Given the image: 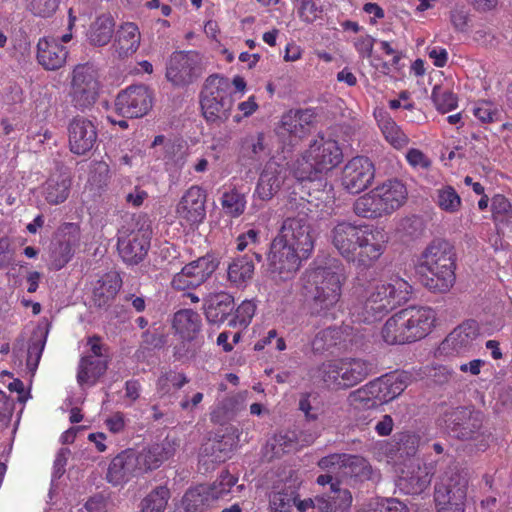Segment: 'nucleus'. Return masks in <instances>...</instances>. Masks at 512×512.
Instances as JSON below:
<instances>
[{
    "mask_svg": "<svg viewBox=\"0 0 512 512\" xmlns=\"http://www.w3.org/2000/svg\"><path fill=\"white\" fill-rule=\"evenodd\" d=\"M329 237L343 259L361 268L376 264L385 254L390 240L382 227L350 221L337 222Z\"/></svg>",
    "mask_w": 512,
    "mask_h": 512,
    "instance_id": "1",
    "label": "nucleus"
},
{
    "mask_svg": "<svg viewBox=\"0 0 512 512\" xmlns=\"http://www.w3.org/2000/svg\"><path fill=\"white\" fill-rule=\"evenodd\" d=\"M412 293L413 287L407 280L391 275L369 286L365 301L352 308V316L358 322L372 323L408 302Z\"/></svg>",
    "mask_w": 512,
    "mask_h": 512,
    "instance_id": "2",
    "label": "nucleus"
},
{
    "mask_svg": "<svg viewBox=\"0 0 512 512\" xmlns=\"http://www.w3.org/2000/svg\"><path fill=\"white\" fill-rule=\"evenodd\" d=\"M343 160L342 149L332 138L318 136L293 165V174L299 181H318L322 185L324 175Z\"/></svg>",
    "mask_w": 512,
    "mask_h": 512,
    "instance_id": "3",
    "label": "nucleus"
},
{
    "mask_svg": "<svg viewBox=\"0 0 512 512\" xmlns=\"http://www.w3.org/2000/svg\"><path fill=\"white\" fill-rule=\"evenodd\" d=\"M446 241H433L422 253L418 272L423 284L435 292H447L455 282V257Z\"/></svg>",
    "mask_w": 512,
    "mask_h": 512,
    "instance_id": "4",
    "label": "nucleus"
},
{
    "mask_svg": "<svg viewBox=\"0 0 512 512\" xmlns=\"http://www.w3.org/2000/svg\"><path fill=\"white\" fill-rule=\"evenodd\" d=\"M407 196L408 191L402 181L389 179L360 196L354 203V212L362 218L379 219L402 207Z\"/></svg>",
    "mask_w": 512,
    "mask_h": 512,
    "instance_id": "5",
    "label": "nucleus"
},
{
    "mask_svg": "<svg viewBox=\"0 0 512 512\" xmlns=\"http://www.w3.org/2000/svg\"><path fill=\"white\" fill-rule=\"evenodd\" d=\"M308 277L309 282L314 286L308 301L310 315L335 319V310L342 295V275L330 267H319Z\"/></svg>",
    "mask_w": 512,
    "mask_h": 512,
    "instance_id": "6",
    "label": "nucleus"
},
{
    "mask_svg": "<svg viewBox=\"0 0 512 512\" xmlns=\"http://www.w3.org/2000/svg\"><path fill=\"white\" fill-rule=\"evenodd\" d=\"M406 380L403 374L386 375L351 392L348 401L355 409L377 407L399 396L407 387Z\"/></svg>",
    "mask_w": 512,
    "mask_h": 512,
    "instance_id": "7",
    "label": "nucleus"
},
{
    "mask_svg": "<svg viewBox=\"0 0 512 512\" xmlns=\"http://www.w3.org/2000/svg\"><path fill=\"white\" fill-rule=\"evenodd\" d=\"M231 82L228 78L211 75L201 92L203 116L210 123L220 124L228 120L233 105Z\"/></svg>",
    "mask_w": 512,
    "mask_h": 512,
    "instance_id": "8",
    "label": "nucleus"
},
{
    "mask_svg": "<svg viewBox=\"0 0 512 512\" xmlns=\"http://www.w3.org/2000/svg\"><path fill=\"white\" fill-rule=\"evenodd\" d=\"M468 474L450 467L435 485L434 501L437 512H465Z\"/></svg>",
    "mask_w": 512,
    "mask_h": 512,
    "instance_id": "9",
    "label": "nucleus"
},
{
    "mask_svg": "<svg viewBox=\"0 0 512 512\" xmlns=\"http://www.w3.org/2000/svg\"><path fill=\"white\" fill-rule=\"evenodd\" d=\"M371 370V364L363 359L344 358L322 363L317 377L328 387L346 389L364 380Z\"/></svg>",
    "mask_w": 512,
    "mask_h": 512,
    "instance_id": "10",
    "label": "nucleus"
},
{
    "mask_svg": "<svg viewBox=\"0 0 512 512\" xmlns=\"http://www.w3.org/2000/svg\"><path fill=\"white\" fill-rule=\"evenodd\" d=\"M238 478L228 471L222 472L212 484H201L188 489L181 499L185 512H205L232 492Z\"/></svg>",
    "mask_w": 512,
    "mask_h": 512,
    "instance_id": "11",
    "label": "nucleus"
},
{
    "mask_svg": "<svg viewBox=\"0 0 512 512\" xmlns=\"http://www.w3.org/2000/svg\"><path fill=\"white\" fill-rule=\"evenodd\" d=\"M100 91V76L94 65L85 63L74 67L69 95L76 109L84 111L91 108L97 102Z\"/></svg>",
    "mask_w": 512,
    "mask_h": 512,
    "instance_id": "12",
    "label": "nucleus"
},
{
    "mask_svg": "<svg viewBox=\"0 0 512 512\" xmlns=\"http://www.w3.org/2000/svg\"><path fill=\"white\" fill-rule=\"evenodd\" d=\"M206 61L197 51L174 52L167 63L166 78L175 86H186L205 71Z\"/></svg>",
    "mask_w": 512,
    "mask_h": 512,
    "instance_id": "13",
    "label": "nucleus"
},
{
    "mask_svg": "<svg viewBox=\"0 0 512 512\" xmlns=\"http://www.w3.org/2000/svg\"><path fill=\"white\" fill-rule=\"evenodd\" d=\"M307 258L283 244L280 239H273L267 253L268 270L274 281H289L295 277L302 260Z\"/></svg>",
    "mask_w": 512,
    "mask_h": 512,
    "instance_id": "14",
    "label": "nucleus"
},
{
    "mask_svg": "<svg viewBox=\"0 0 512 512\" xmlns=\"http://www.w3.org/2000/svg\"><path fill=\"white\" fill-rule=\"evenodd\" d=\"M274 239H280L283 244L309 257L314 249L312 228L305 217L287 218L284 220Z\"/></svg>",
    "mask_w": 512,
    "mask_h": 512,
    "instance_id": "15",
    "label": "nucleus"
},
{
    "mask_svg": "<svg viewBox=\"0 0 512 512\" xmlns=\"http://www.w3.org/2000/svg\"><path fill=\"white\" fill-rule=\"evenodd\" d=\"M433 474L431 464L411 459L403 464L396 486L404 494L420 495L429 488Z\"/></svg>",
    "mask_w": 512,
    "mask_h": 512,
    "instance_id": "16",
    "label": "nucleus"
},
{
    "mask_svg": "<svg viewBox=\"0 0 512 512\" xmlns=\"http://www.w3.org/2000/svg\"><path fill=\"white\" fill-rule=\"evenodd\" d=\"M152 93L144 85H133L121 91L115 100L116 111L128 118L146 115L152 107Z\"/></svg>",
    "mask_w": 512,
    "mask_h": 512,
    "instance_id": "17",
    "label": "nucleus"
},
{
    "mask_svg": "<svg viewBox=\"0 0 512 512\" xmlns=\"http://www.w3.org/2000/svg\"><path fill=\"white\" fill-rule=\"evenodd\" d=\"M375 168L367 157L358 156L349 160L342 170L341 184L352 194L365 190L374 180Z\"/></svg>",
    "mask_w": 512,
    "mask_h": 512,
    "instance_id": "18",
    "label": "nucleus"
},
{
    "mask_svg": "<svg viewBox=\"0 0 512 512\" xmlns=\"http://www.w3.org/2000/svg\"><path fill=\"white\" fill-rule=\"evenodd\" d=\"M206 191L198 185L189 187L176 206L177 217L188 225H198L206 217Z\"/></svg>",
    "mask_w": 512,
    "mask_h": 512,
    "instance_id": "19",
    "label": "nucleus"
},
{
    "mask_svg": "<svg viewBox=\"0 0 512 512\" xmlns=\"http://www.w3.org/2000/svg\"><path fill=\"white\" fill-rule=\"evenodd\" d=\"M217 265L210 256L200 257L186 264L172 279L177 290L193 289L203 284L215 271Z\"/></svg>",
    "mask_w": 512,
    "mask_h": 512,
    "instance_id": "20",
    "label": "nucleus"
},
{
    "mask_svg": "<svg viewBox=\"0 0 512 512\" xmlns=\"http://www.w3.org/2000/svg\"><path fill=\"white\" fill-rule=\"evenodd\" d=\"M311 120L308 110H289L281 117L276 134L284 144L294 145L309 133Z\"/></svg>",
    "mask_w": 512,
    "mask_h": 512,
    "instance_id": "21",
    "label": "nucleus"
},
{
    "mask_svg": "<svg viewBox=\"0 0 512 512\" xmlns=\"http://www.w3.org/2000/svg\"><path fill=\"white\" fill-rule=\"evenodd\" d=\"M479 334V326L476 321L463 322L442 341L439 351L448 356L466 354L474 347Z\"/></svg>",
    "mask_w": 512,
    "mask_h": 512,
    "instance_id": "22",
    "label": "nucleus"
},
{
    "mask_svg": "<svg viewBox=\"0 0 512 512\" xmlns=\"http://www.w3.org/2000/svg\"><path fill=\"white\" fill-rule=\"evenodd\" d=\"M98 132L96 125L85 117H75L68 125V144L75 155H85L96 145Z\"/></svg>",
    "mask_w": 512,
    "mask_h": 512,
    "instance_id": "23",
    "label": "nucleus"
},
{
    "mask_svg": "<svg viewBox=\"0 0 512 512\" xmlns=\"http://www.w3.org/2000/svg\"><path fill=\"white\" fill-rule=\"evenodd\" d=\"M402 313L412 342L429 335L437 320L436 311L427 306H409L402 309Z\"/></svg>",
    "mask_w": 512,
    "mask_h": 512,
    "instance_id": "24",
    "label": "nucleus"
},
{
    "mask_svg": "<svg viewBox=\"0 0 512 512\" xmlns=\"http://www.w3.org/2000/svg\"><path fill=\"white\" fill-rule=\"evenodd\" d=\"M118 251L124 262L138 264L150 248V232L139 229L129 234H121L118 238Z\"/></svg>",
    "mask_w": 512,
    "mask_h": 512,
    "instance_id": "25",
    "label": "nucleus"
},
{
    "mask_svg": "<svg viewBox=\"0 0 512 512\" xmlns=\"http://www.w3.org/2000/svg\"><path fill=\"white\" fill-rule=\"evenodd\" d=\"M286 173L284 164L274 159L269 160L260 174L253 197L261 201L270 200L284 183Z\"/></svg>",
    "mask_w": 512,
    "mask_h": 512,
    "instance_id": "26",
    "label": "nucleus"
},
{
    "mask_svg": "<svg viewBox=\"0 0 512 512\" xmlns=\"http://www.w3.org/2000/svg\"><path fill=\"white\" fill-rule=\"evenodd\" d=\"M445 423L449 432L459 439H472L482 426L478 413L462 407L448 413Z\"/></svg>",
    "mask_w": 512,
    "mask_h": 512,
    "instance_id": "27",
    "label": "nucleus"
},
{
    "mask_svg": "<svg viewBox=\"0 0 512 512\" xmlns=\"http://www.w3.org/2000/svg\"><path fill=\"white\" fill-rule=\"evenodd\" d=\"M71 185L70 172L63 167H58L43 183L41 194L48 204L59 205L68 199Z\"/></svg>",
    "mask_w": 512,
    "mask_h": 512,
    "instance_id": "28",
    "label": "nucleus"
},
{
    "mask_svg": "<svg viewBox=\"0 0 512 512\" xmlns=\"http://www.w3.org/2000/svg\"><path fill=\"white\" fill-rule=\"evenodd\" d=\"M68 51L55 37H44L37 44V61L45 69L55 71L66 63Z\"/></svg>",
    "mask_w": 512,
    "mask_h": 512,
    "instance_id": "29",
    "label": "nucleus"
},
{
    "mask_svg": "<svg viewBox=\"0 0 512 512\" xmlns=\"http://www.w3.org/2000/svg\"><path fill=\"white\" fill-rule=\"evenodd\" d=\"M140 473L136 452L126 450L112 459L108 466L106 480L114 486L126 483L132 476Z\"/></svg>",
    "mask_w": 512,
    "mask_h": 512,
    "instance_id": "30",
    "label": "nucleus"
},
{
    "mask_svg": "<svg viewBox=\"0 0 512 512\" xmlns=\"http://www.w3.org/2000/svg\"><path fill=\"white\" fill-rule=\"evenodd\" d=\"M351 504L350 491L341 489L339 483H331L330 490L316 497V508L319 512H348Z\"/></svg>",
    "mask_w": 512,
    "mask_h": 512,
    "instance_id": "31",
    "label": "nucleus"
},
{
    "mask_svg": "<svg viewBox=\"0 0 512 512\" xmlns=\"http://www.w3.org/2000/svg\"><path fill=\"white\" fill-rule=\"evenodd\" d=\"M172 327L183 341L197 340L201 328L200 315L191 309L180 310L174 314Z\"/></svg>",
    "mask_w": 512,
    "mask_h": 512,
    "instance_id": "32",
    "label": "nucleus"
},
{
    "mask_svg": "<svg viewBox=\"0 0 512 512\" xmlns=\"http://www.w3.org/2000/svg\"><path fill=\"white\" fill-rule=\"evenodd\" d=\"M174 454L170 443L155 444L136 453L139 472L156 469Z\"/></svg>",
    "mask_w": 512,
    "mask_h": 512,
    "instance_id": "33",
    "label": "nucleus"
},
{
    "mask_svg": "<svg viewBox=\"0 0 512 512\" xmlns=\"http://www.w3.org/2000/svg\"><path fill=\"white\" fill-rule=\"evenodd\" d=\"M402 310L391 315L381 329L383 341L389 345L412 343Z\"/></svg>",
    "mask_w": 512,
    "mask_h": 512,
    "instance_id": "34",
    "label": "nucleus"
},
{
    "mask_svg": "<svg viewBox=\"0 0 512 512\" xmlns=\"http://www.w3.org/2000/svg\"><path fill=\"white\" fill-rule=\"evenodd\" d=\"M108 367L106 358H81L77 371V382L81 387H91L104 375Z\"/></svg>",
    "mask_w": 512,
    "mask_h": 512,
    "instance_id": "35",
    "label": "nucleus"
},
{
    "mask_svg": "<svg viewBox=\"0 0 512 512\" xmlns=\"http://www.w3.org/2000/svg\"><path fill=\"white\" fill-rule=\"evenodd\" d=\"M255 264L249 254L236 257L228 265L227 276L229 282L237 287H244L252 279Z\"/></svg>",
    "mask_w": 512,
    "mask_h": 512,
    "instance_id": "36",
    "label": "nucleus"
},
{
    "mask_svg": "<svg viewBox=\"0 0 512 512\" xmlns=\"http://www.w3.org/2000/svg\"><path fill=\"white\" fill-rule=\"evenodd\" d=\"M140 32L138 27L131 22L121 26L117 33L114 48L119 57H128L134 54L140 45Z\"/></svg>",
    "mask_w": 512,
    "mask_h": 512,
    "instance_id": "37",
    "label": "nucleus"
},
{
    "mask_svg": "<svg viewBox=\"0 0 512 512\" xmlns=\"http://www.w3.org/2000/svg\"><path fill=\"white\" fill-rule=\"evenodd\" d=\"M233 297L226 292L210 294L206 308V316L210 322H223L233 310Z\"/></svg>",
    "mask_w": 512,
    "mask_h": 512,
    "instance_id": "38",
    "label": "nucleus"
},
{
    "mask_svg": "<svg viewBox=\"0 0 512 512\" xmlns=\"http://www.w3.org/2000/svg\"><path fill=\"white\" fill-rule=\"evenodd\" d=\"M151 148L155 150L157 158H162L166 164L175 163L178 166L184 164V157L179 143L164 135H158L154 138Z\"/></svg>",
    "mask_w": 512,
    "mask_h": 512,
    "instance_id": "39",
    "label": "nucleus"
},
{
    "mask_svg": "<svg viewBox=\"0 0 512 512\" xmlns=\"http://www.w3.org/2000/svg\"><path fill=\"white\" fill-rule=\"evenodd\" d=\"M376 119L386 141L395 149H403L408 145L409 137L386 112H379Z\"/></svg>",
    "mask_w": 512,
    "mask_h": 512,
    "instance_id": "40",
    "label": "nucleus"
},
{
    "mask_svg": "<svg viewBox=\"0 0 512 512\" xmlns=\"http://www.w3.org/2000/svg\"><path fill=\"white\" fill-rule=\"evenodd\" d=\"M48 331L38 327L34 330L27 351L26 366L31 374H34L39 365L43 350L46 345Z\"/></svg>",
    "mask_w": 512,
    "mask_h": 512,
    "instance_id": "41",
    "label": "nucleus"
},
{
    "mask_svg": "<svg viewBox=\"0 0 512 512\" xmlns=\"http://www.w3.org/2000/svg\"><path fill=\"white\" fill-rule=\"evenodd\" d=\"M113 33V19L108 15H102L91 25L89 40L93 45L104 46L110 42Z\"/></svg>",
    "mask_w": 512,
    "mask_h": 512,
    "instance_id": "42",
    "label": "nucleus"
},
{
    "mask_svg": "<svg viewBox=\"0 0 512 512\" xmlns=\"http://www.w3.org/2000/svg\"><path fill=\"white\" fill-rule=\"evenodd\" d=\"M170 497V491L166 486H158L141 500L140 512H164Z\"/></svg>",
    "mask_w": 512,
    "mask_h": 512,
    "instance_id": "43",
    "label": "nucleus"
},
{
    "mask_svg": "<svg viewBox=\"0 0 512 512\" xmlns=\"http://www.w3.org/2000/svg\"><path fill=\"white\" fill-rule=\"evenodd\" d=\"M342 475L357 477L361 480L370 479L372 467L362 456L344 454Z\"/></svg>",
    "mask_w": 512,
    "mask_h": 512,
    "instance_id": "44",
    "label": "nucleus"
},
{
    "mask_svg": "<svg viewBox=\"0 0 512 512\" xmlns=\"http://www.w3.org/2000/svg\"><path fill=\"white\" fill-rule=\"evenodd\" d=\"M220 202L224 213L233 218L241 216L247 204L245 194L236 188L223 192Z\"/></svg>",
    "mask_w": 512,
    "mask_h": 512,
    "instance_id": "45",
    "label": "nucleus"
},
{
    "mask_svg": "<svg viewBox=\"0 0 512 512\" xmlns=\"http://www.w3.org/2000/svg\"><path fill=\"white\" fill-rule=\"evenodd\" d=\"M435 203L442 211L449 214L457 213L462 206L460 195L450 185L442 186L436 190Z\"/></svg>",
    "mask_w": 512,
    "mask_h": 512,
    "instance_id": "46",
    "label": "nucleus"
},
{
    "mask_svg": "<svg viewBox=\"0 0 512 512\" xmlns=\"http://www.w3.org/2000/svg\"><path fill=\"white\" fill-rule=\"evenodd\" d=\"M120 289V280L116 274H108L99 285L94 288V301L98 306L105 305L110 299L114 298Z\"/></svg>",
    "mask_w": 512,
    "mask_h": 512,
    "instance_id": "47",
    "label": "nucleus"
},
{
    "mask_svg": "<svg viewBox=\"0 0 512 512\" xmlns=\"http://www.w3.org/2000/svg\"><path fill=\"white\" fill-rule=\"evenodd\" d=\"M271 450L270 458L281 457L284 454L296 451L298 443L294 433L276 434L266 445V450Z\"/></svg>",
    "mask_w": 512,
    "mask_h": 512,
    "instance_id": "48",
    "label": "nucleus"
},
{
    "mask_svg": "<svg viewBox=\"0 0 512 512\" xmlns=\"http://www.w3.org/2000/svg\"><path fill=\"white\" fill-rule=\"evenodd\" d=\"M342 337L339 327H327L319 331L312 340V349L314 352L322 353L336 346Z\"/></svg>",
    "mask_w": 512,
    "mask_h": 512,
    "instance_id": "49",
    "label": "nucleus"
},
{
    "mask_svg": "<svg viewBox=\"0 0 512 512\" xmlns=\"http://www.w3.org/2000/svg\"><path fill=\"white\" fill-rule=\"evenodd\" d=\"M431 98L437 110L442 113H447L457 107L456 95L442 85L434 86Z\"/></svg>",
    "mask_w": 512,
    "mask_h": 512,
    "instance_id": "50",
    "label": "nucleus"
},
{
    "mask_svg": "<svg viewBox=\"0 0 512 512\" xmlns=\"http://www.w3.org/2000/svg\"><path fill=\"white\" fill-rule=\"evenodd\" d=\"M473 115L482 123L497 122L501 118V109L490 101H480L474 105Z\"/></svg>",
    "mask_w": 512,
    "mask_h": 512,
    "instance_id": "51",
    "label": "nucleus"
},
{
    "mask_svg": "<svg viewBox=\"0 0 512 512\" xmlns=\"http://www.w3.org/2000/svg\"><path fill=\"white\" fill-rule=\"evenodd\" d=\"M294 499L295 491L293 490L272 492L269 496L270 512H291Z\"/></svg>",
    "mask_w": 512,
    "mask_h": 512,
    "instance_id": "52",
    "label": "nucleus"
},
{
    "mask_svg": "<svg viewBox=\"0 0 512 512\" xmlns=\"http://www.w3.org/2000/svg\"><path fill=\"white\" fill-rule=\"evenodd\" d=\"M236 244L238 251L249 249V251L252 252V257L254 256L257 262L262 261V254L256 251V246L259 244V232L257 230L250 229L239 235L236 239Z\"/></svg>",
    "mask_w": 512,
    "mask_h": 512,
    "instance_id": "53",
    "label": "nucleus"
},
{
    "mask_svg": "<svg viewBox=\"0 0 512 512\" xmlns=\"http://www.w3.org/2000/svg\"><path fill=\"white\" fill-rule=\"evenodd\" d=\"M60 0H25L26 8L35 16L49 17L55 13Z\"/></svg>",
    "mask_w": 512,
    "mask_h": 512,
    "instance_id": "54",
    "label": "nucleus"
},
{
    "mask_svg": "<svg viewBox=\"0 0 512 512\" xmlns=\"http://www.w3.org/2000/svg\"><path fill=\"white\" fill-rule=\"evenodd\" d=\"M256 311V304L253 301L245 300L236 309L234 324L246 327L251 322Z\"/></svg>",
    "mask_w": 512,
    "mask_h": 512,
    "instance_id": "55",
    "label": "nucleus"
},
{
    "mask_svg": "<svg viewBox=\"0 0 512 512\" xmlns=\"http://www.w3.org/2000/svg\"><path fill=\"white\" fill-rule=\"evenodd\" d=\"M14 411V399L0 390V429L6 428L11 420Z\"/></svg>",
    "mask_w": 512,
    "mask_h": 512,
    "instance_id": "56",
    "label": "nucleus"
},
{
    "mask_svg": "<svg viewBox=\"0 0 512 512\" xmlns=\"http://www.w3.org/2000/svg\"><path fill=\"white\" fill-rule=\"evenodd\" d=\"M343 461L344 454H331L320 459L318 465L321 469L327 470L329 473L342 475Z\"/></svg>",
    "mask_w": 512,
    "mask_h": 512,
    "instance_id": "57",
    "label": "nucleus"
},
{
    "mask_svg": "<svg viewBox=\"0 0 512 512\" xmlns=\"http://www.w3.org/2000/svg\"><path fill=\"white\" fill-rule=\"evenodd\" d=\"M242 148L248 151L251 156H257L264 151V136L259 133L256 135L246 136L242 140Z\"/></svg>",
    "mask_w": 512,
    "mask_h": 512,
    "instance_id": "58",
    "label": "nucleus"
},
{
    "mask_svg": "<svg viewBox=\"0 0 512 512\" xmlns=\"http://www.w3.org/2000/svg\"><path fill=\"white\" fill-rule=\"evenodd\" d=\"M109 496L102 493L90 497L85 503L87 512H107L109 510Z\"/></svg>",
    "mask_w": 512,
    "mask_h": 512,
    "instance_id": "59",
    "label": "nucleus"
},
{
    "mask_svg": "<svg viewBox=\"0 0 512 512\" xmlns=\"http://www.w3.org/2000/svg\"><path fill=\"white\" fill-rule=\"evenodd\" d=\"M87 345L89 346V351L82 358H106L107 363L109 362V354L107 348L101 343L100 339L97 337H92L88 339Z\"/></svg>",
    "mask_w": 512,
    "mask_h": 512,
    "instance_id": "60",
    "label": "nucleus"
},
{
    "mask_svg": "<svg viewBox=\"0 0 512 512\" xmlns=\"http://www.w3.org/2000/svg\"><path fill=\"white\" fill-rule=\"evenodd\" d=\"M298 13L300 18L306 22H313L319 15V10L313 0H300Z\"/></svg>",
    "mask_w": 512,
    "mask_h": 512,
    "instance_id": "61",
    "label": "nucleus"
},
{
    "mask_svg": "<svg viewBox=\"0 0 512 512\" xmlns=\"http://www.w3.org/2000/svg\"><path fill=\"white\" fill-rule=\"evenodd\" d=\"M406 159L415 168L427 169L431 165L430 159L419 149H410L406 154Z\"/></svg>",
    "mask_w": 512,
    "mask_h": 512,
    "instance_id": "62",
    "label": "nucleus"
},
{
    "mask_svg": "<svg viewBox=\"0 0 512 512\" xmlns=\"http://www.w3.org/2000/svg\"><path fill=\"white\" fill-rule=\"evenodd\" d=\"M299 409L304 413L307 420H316L320 415L319 407L313 405L310 395L304 394L299 400Z\"/></svg>",
    "mask_w": 512,
    "mask_h": 512,
    "instance_id": "63",
    "label": "nucleus"
},
{
    "mask_svg": "<svg viewBox=\"0 0 512 512\" xmlns=\"http://www.w3.org/2000/svg\"><path fill=\"white\" fill-rule=\"evenodd\" d=\"M380 512H409L407 506L397 499L379 501Z\"/></svg>",
    "mask_w": 512,
    "mask_h": 512,
    "instance_id": "64",
    "label": "nucleus"
}]
</instances>
